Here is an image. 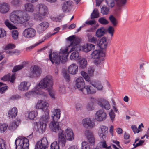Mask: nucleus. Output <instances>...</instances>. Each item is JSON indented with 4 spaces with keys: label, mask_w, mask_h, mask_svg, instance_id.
I'll use <instances>...</instances> for the list:
<instances>
[{
    "label": "nucleus",
    "mask_w": 149,
    "mask_h": 149,
    "mask_svg": "<svg viewBox=\"0 0 149 149\" xmlns=\"http://www.w3.org/2000/svg\"><path fill=\"white\" fill-rule=\"evenodd\" d=\"M48 106L49 104L47 102L43 103L42 100L39 103L38 102L36 106L37 109H41L44 112L38 122H33V123L35 128H37L40 133H43L45 132L49 116V111L48 109Z\"/></svg>",
    "instance_id": "f257e3e1"
},
{
    "label": "nucleus",
    "mask_w": 149,
    "mask_h": 149,
    "mask_svg": "<svg viewBox=\"0 0 149 149\" xmlns=\"http://www.w3.org/2000/svg\"><path fill=\"white\" fill-rule=\"evenodd\" d=\"M52 112V113L51 116L52 118V121L49 124V127L52 132L58 133L59 143L62 146H64L65 144V141L64 138L63 130L59 126V123L58 121L60 117L61 111L59 109H55Z\"/></svg>",
    "instance_id": "f03ea898"
},
{
    "label": "nucleus",
    "mask_w": 149,
    "mask_h": 149,
    "mask_svg": "<svg viewBox=\"0 0 149 149\" xmlns=\"http://www.w3.org/2000/svg\"><path fill=\"white\" fill-rule=\"evenodd\" d=\"M53 82L52 76L47 75L41 79L38 84V86L34 87V90L26 92L25 93V96L28 97L31 96H33L34 95L39 93V87L47 90L53 88Z\"/></svg>",
    "instance_id": "7ed1b4c3"
},
{
    "label": "nucleus",
    "mask_w": 149,
    "mask_h": 149,
    "mask_svg": "<svg viewBox=\"0 0 149 149\" xmlns=\"http://www.w3.org/2000/svg\"><path fill=\"white\" fill-rule=\"evenodd\" d=\"M90 84L92 86L89 85L85 86L84 88L82 89V92L83 94H93L96 92V88L99 91L103 90V86L101 82L99 81L95 80L90 81Z\"/></svg>",
    "instance_id": "20e7f679"
},
{
    "label": "nucleus",
    "mask_w": 149,
    "mask_h": 149,
    "mask_svg": "<svg viewBox=\"0 0 149 149\" xmlns=\"http://www.w3.org/2000/svg\"><path fill=\"white\" fill-rule=\"evenodd\" d=\"M29 141L25 137L19 136L15 141V144L16 149H29Z\"/></svg>",
    "instance_id": "39448f33"
},
{
    "label": "nucleus",
    "mask_w": 149,
    "mask_h": 149,
    "mask_svg": "<svg viewBox=\"0 0 149 149\" xmlns=\"http://www.w3.org/2000/svg\"><path fill=\"white\" fill-rule=\"evenodd\" d=\"M91 57L92 58L95 59L94 63L95 65H98L100 64L102 59H101V57L104 56L105 54L101 50H96L94 51L91 54Z\"/></svg>",
    "instance_id": "423d86ee"
},
{
    "label": "nucleus",
    "mask_w": 149,
    "mask_h": 149,
    "mask_svg": "<svg viewBox=\"0 0 149 149\" xmlns=\"http://www.w3.org/2000/svg\"><path fill=\"white\" fill-rule=\"evenodd\" d=\"M88 42L95 44H97L100 48L102 49H106L107 46V43L106 42V38L105 37H103L101 39L98 41L96 37H93L92 38L88 41Z\"/></svg>",
    "instance_id": "0eeeda50"
},
{
    "label": "nucleus",
    "mask_w": 149,
    "mask_h": 149,
    "mask_svg": "<svg viewBox=\"0 0 149 149\" xmlns=\"http://www.w3.org/2000/svg\"><path fill=\"white\" fill-rule=\"evenodd\" d=\"M49 143L48 142L46 137H44L37 142L35 149H46L49 146Z\"/></svg>",
    "instance_id": "6e6552de"
},
{
    "label": "nucleus",
    "mask_w": 149,
    "mask_h": 149,
    "mask_svg": "<svg viewBox=\"0 0 149 149\" xmlns=\"http://www.w3.org/2000/svg\"><path fill=\"white\" fill-rule=\"evenodd\" d=\"M49 59L52 64L55 63L58 65L59 64L61 60V56L58 55L56 52H53L52 54V50L50 49L49 51Z\"/></svg>",
    "instance_id": "1a4fd4ad"
},
{
    "label": "nucleus",
    "mask_w": 149,
    "mask_h": 149,
    "mask_svg": "<svg viewBox=\"0 0 149 149\" xmlns=\"http://www.w3.org/2000/svg\"><path fill=\"white\" fill-rule=\"evenodd\" d=\"M42 72L41 68L38 65H34L31 69L30 77L32 78L39 77Z\"/></svg>",
    "instance_id": "9d476101"
},
{
    "label": "nucleus",
    "mask_w": 149,
    "mask_h": 149,
    "mask_svg": "<svg viewBox=\"0 0 149 149\" xmlns=\"http://www.w3.org/2000/svg\"><path fill=\"white\" fill-rule=\"evenodd\" d=\"M64 138L65 139V143L66 140L68 141H72L74 139V135L72 129L70 128H67L64 132L63 131Z\"/></svg>",
    "instance_id": "9b49d317"
},
{
    "label": "nucleus",
    "mask_w": 149,
    "mask_h": 149,
    "mask_svg": "<svg viewBox=\"0 0 149 149\" xmlns=\"http://www.w3.org/2000/svg\"><path fill=\"white\" fill-rule=\"evenodd\" d=\"M107 114L103 109H100L97 111L95 115V119L98 121H102L105 120Z\"/></svg>",
    "instance_id": "f8f14e48"
},
{
    "label": "nucleus",
    "mask_w": 149,
    "mask_h": 149,
    "mask_svg": "<svg viewBox=\"0 0 149 149\" xmlns=\"http://www.w3.org/2000/svg\"><path fill=\"white\" fill-rule=\"evenodd\" d=\"M36 33L35 30L31 28L25 29L23 32V36L27 38L33 37L35 36Z\"/></svg>",
    "instance_id": "ddd939ff"
},
{
    "label": "nucleus",
    "mask_w": 149,
    "mask_h": 149,
    "mask_svg": "<svg viewBox=\"0 0 149 149\" xmlns=\"http://www.w3.org/2000/svg\"><path fill=\"white\" fill-rule=\"evenodd\" d=\"M16 14L19 15L22 23L28 21L30 19L29 15L25 12L21 10H17Z\"/></svg>",
    "instance_id": "4468645a"
},
{
    "label": "nucleus",
    "mask_w": 149,
    "mask_h": 149,
    "mask_svg": "<svg viewBox=\"0 0 149 149\" xmlns=\"http://www.w3.org/2000/svg\"><path fill=\"white\" fill-rule=\"evenodd\" d=\"M49 26V24L47 22H42L38 25L36 28L37 32L39 34L43 33Z\"/></svg>",
    "instance_id": "2eb2a0df"
},
{
    "label": "nucleus",
    "mask_w": 149,
    "mask_h": 149,
    "mask_svg": "<svg viewBox=\"0 0 149 149\" xmlns=\"http://www.w3.org/2000/svg\"><path fill=\"white\" fill-rule=\"evenodd\" d=\"M76 86L78 89L81 91H82V89L84 87L85 83L83 78L82 77H79L77 78L76 81Z\"/></svg>",
    "instance_id": "dca6fc26"
},
{
    "label": "nucleus",
    "mask_w": 149,
    "mask_h": 149,
    "mask_svg": "<svg viewBox=\"0 0 149 149\" xmlns=\"http://www.w3.org/2000/svg\"><path fill=\"white\" fill-rule=\"evenodd\" d=\"M81 41V39H80L75 37L73 42V45L71 46L72 48H71L70 52H72L74 50H79V51L81 50V48L79 46V44Z\"/></svg>",
    "instance_id": "f3484780"
},
{
    "label": "nucleus",
    "mask_w": 149,
    "mask_h": 149,
    "mask_svg": "<svg viewBox=\"0 0 149 149\" xmlns=\"http://www.w3.org/2000/svg\"><path fill=\"white\" fill-rule=\"evenodd\" d=\"M97 104L102 109L107 110L110 109V106L109 103L104 99H101L99 100L97 102Z\"/></svg>",
    "instance_id": "a211bd4d"
},
{
    "label": "nucleus",
    "mask_w": 149,
    "mask_h": 149,
    "mask_svg": "<svg viewBox=\"0 0 149 149\" xmlns=\"http://www.w3.org/2000/svg\"><path fill=\"white\" fill-rule=\"evenodd\" d=\"M38 13L41 15L45 16L48 13V9L47 7L45 5L40 4L38 8Z\"/></svg>",
    "instance_id": "6ab92c4d"
},
{
    "label": "nucleus",
    "mask_w": 149,
    "mask_h": 149,
    "mask_svg": "<svg viewBox=\"0 0 149 149\" xmlns=\"http://www.w3.org/2000/svg\"><path fill=\"white\" fill-rule=\"evenodd\" d=\"M73 2L70 1L64 2L62 6V9L64 12H69L71 10Z\"/></svg>",
    "instance_id": "aec40b11"
},
{
    "label": "nucleus",
    "mask_w": 149,
    "mask_h": 149,
    "mask_svg": "<svg viewBox=\"0 0 149 149\" xmlns=\"http://www.w3.org/2000/svg\"><path fill=\"white\" fill-rule=\"evenodd\" d=\"M78 65L74 63L70 65L68 68V71L70 74H75L78 72Z\"/></svg>",
    "instance_id": "412c9836"
},
{
    "label": "nucleus",
    "mask_w": 149,
    "mask_h": 149,
    "mask_svg": "<svg viewBox=\"0 0 149 149\" xmlns=\"http://www.w3.org/2000/svg\"><path fill=\"white\" fill-rule=\"evenodd\" d=\"M30 86V84L28 82L23 81L21 82L18 86V89L22 91H26L28 90Z\"/></svg>",
    "instance_id": "4be33fe9"
},
{
    "label": "nucleus",
    "mask_w": 149,
    "mask_h": 149,
    "mask_svg": "<svg viewBox=\"0 0 149 149\" xmlns=\"http://www.w3.org/2000/svg\"><path fill=\"white\" fill-rule=\"evenodd\" d=\"M87 61L84 58L81 57L78 61L77 64L78 65L79 69H83L86 68L87 66Z\"/></svg>",
    "instance_id": "5701e85b"
},
{
    "label": "nucleus",
    "mask_w": 149,
    "mask_h": 149,
    "mask_svg": "<svg viewBox=\"0 0 149 149\" xmlns=\"http://www.w3.org/2000/svg\"><path fill=\"white\" fill-rule=\"evenodd\" d=\"M83 126L86 128L88 127L90 128H92L94 125V123L92 122L90 118H86L84 119L83 120Z\"/></svg>",
    "instance_id": "b1692460"
},
{
    "label": "nucleus",
    "mask_w": 149,
    "mask_h": 149,
    "mask_svg": "<svg viewBox=\"0 0 149 149\" xmlns=\"http://www.w3.org/2000/svg\"><path fill=\"white\" fill-rule=\"evenodd\" d=\"M101 131L100 132H99L100 137L104 140L106 137V134L107 133L108 128L104 125L101 126L100 127Z\"/></svg>",
    "instance_id": "393cba45"
},
{
    "label": "nucleus",
    "mask_w": 149,
    "mask_h": 149,
    "mask_svg": "<svg viewBox=\"0 0 149 149\" xmlns=\"http://www.w3.org/2000/svg\"><path fill=\"white\" fill-rule=\"evenodd\" d=\"M10 21L14 24H19L22 23L20 16L18 14L13 15L10 17Z\"/></svg>",
    "instance_id": "a878e982"
},
{
    "label": "nucleus",
    "mask_w": 149,
    "mask_h": 149,
    "mask_svg": "<svg viewBox=\"0 0 149 149\" xmlns=\"http://www.w3.org/2000/svg\"><path fill=\"white\" fill-rule=\"evenodd\" d=\"M86 132V137L89 142L91 144L94 145L95 139L93 134L88 130Z\"/></svg>",
    "instance_id": "bb28decb"
},
{
    "label": "nucleus",
    "mask_w": 149,
    "mask_h": 149,
    "mask_svg": "<svg viewBox=\"0 0 149 149\" xmlns=\"http://www.w3.org/2000/svg\"><path fill=\"white\" fill-rule=\"evenodd\" d=\"M94 45L93 44L87 43L86 45H84L82 46V50L84 52H88L91 50H93L94 49Z\"/></svg>",
    "instance_id": "cd10ccee"
},
{
    "label": "nucleus",
    "mask_w": 149,
    "mask_h": 149,
    "mask_svg": "<svg viewBox=\"0 0 149 149\" xmlns=\"http://www.w3.org/2000/svg\"><path fill=\"white\" fill-rule=\"evenodd\" d=\"M9 7L7 3H3V4L0 6V12L3 14L6 13L9 10Z\"/></svg>",
    "instance_id": "c85d7f7f"
},
{
    "label": "nucleus",
    "mask_w": 149,
    "mask_h": 149,
    "mask_svg": "<svg viewBox=\"0 0 149 149\" xmlns=\"http://www.w3.org/2000/svg\"><path fill=\"white\" fill-rule=\"evenodd\" d=\"M17 110L16 107H14L10 109L8 112V116L12 118H15L17 116Z\"/></svg>",
    "instance_id": "c756f323"
},
{
    "label": "nucleus",
    "mask_w": 149,
    "mask_h": 149,
    "mask_svg": "<svg viewBox=\"0 0 149 149\" xmlns=\"http://www.w3.org/2000/svg\"><path fill=\"white\" fill-rule=\"evenodd\" d=\"M106 33L105 28L104 27H101L97 29L96 32V36L100 38Z\"/></svg>",
    "instance_id": "7c9ffc66"
},
{
    "label": "nucleus",
    "mask_w": 149,
    "mask_h": 149,
    "mask_svg": "<svg viewBox=\"0 0 149 149\" xmlns=\"http://www.w3.org/2000/svg\"><path fill=\"white\" fill-rule=\"evenodd\" d=\"M78 51L76 50H74V52L70 55V58L71 59H73L78 61L79 59L81 58V56H80L79 55V53L78 52Z\"/></svg>",
    "instance_id": "2f4dec72"
},
{
    "label": "nucleus",
    "mask_w": 149,
    "mask_h": 149,
    "mask_svg": "<svg viewBox=\"0 0 149 149\" xmlns=\"http://www.w3.org/2000/svg\"><path fill=\"white\" fill-rule=\"evenodd\" d=\"M38 112L37 111H33L29 112L28 114V118L30 120H35L37 116Z\"/></svg>",
    "instance_id": "473e14b6"
},
{
    "label": "nucleus",
    "mask_w": 149,
    "mask_h": 149,
    "mask_svg": "<svg viewBox=\"0 0 149 149\" xmlns=\"http://www.w3.org/2000/svg\"><path fill=\"white\" fill-rule=\"evenodd\" d=\"M25 10L27 12H32L33 11V5L31 3H28L25 5Z\"/></svg>",
    "instance_id": "72a5a7b5"
},
{
    "label": "nucleus",
    "mask_w": 149,
    "mask_h": 149,
    "mask_svg": "<svg viewBox=\"0 0 149 149\" xmlns=\"http://www.w3.org/2000/svg\"><path fill=\"white\" fill-rule=\"evenodd\" d=\"M99 17V12L97 8H95L91 15V19L96 18Z\"/></svg>",
    "instance_id": "f704fd0d"
},
{
    "label": "nucleus",
    "mask_w": 149,
    "mask_h": 149,
    "mask_svg": "<svg viewBox=\"0 0 149 149\" xmlns=\"http://www.w3.org/2000/svg\"><path fill=\"white\" fill-rule=\"evenodd\" d=\"M59 145L63 147L65 146H62L60 144H58L56 141H54V142L52 143L50 145V149H60L59 147Z\"/></svg>",
    "instance_id": "c9c22d12"
},
{
    "label": "nucleus",
    "mask_w": 149,
    "mask_h": 149,
    "mask_svg": "<svg viewBox=\"0 0 149 149\" xmlns=\"http://www.w3.org/2000/svg\"><path fill=\"white\" fill-rule=\"evenodd\" d=\"M109 19L113 26H117L118 24L117 19L113 15H111L109 17Z\"/></svg>",
    "instance_id": "e433bc0d"
},
{
    "label": "nucleus",
    "mask_w": 149,
    "mask_h": 149,
    "mask_svg": "<svg viewBox=\"0 0 149 149\" xmlns=\"http://www.w3.org/2000/svg\"><path fill=\"white\" fill-rule=\"evenodd\" d=\"M56 32H55L53 33L52 34L50 32L47 33L46 35H45L43 37V38L42 39V41L39 40L40 43H42L45 41V40H46L50 38L51 36L54 35L56 33Z\"/></svg>",
    "instance_id": "4c0bfd02"
},
{
    "label": "nucleus",
    "mask_w": 149,
    "mask_h": 149,
    "mask_svg": "<svg viewBox=\"0 0 149 149\" xmlns=\"http://www.w3.org/2000/svg\"><path fill=\"white\" fill-rule=\"evenodd\" d=\"M94 102L92 100L90 101L87 104L86 107L88 111H91L94 109Z\"/></svg>",
    "instance_id": "58836bf2"
},
{
    "label": "nucleus",
    "mask_w": 149,
    "mask_h": 149,
    "mask_svg": "<svg viewBox=\"0 0 149 149\" xmlns=\"http://www.w3.org/2000/svg\"><path fill=\"white\" fill-rule=\"evenodd\" d=\"M17 125L15 122L10 123L8 126V129L10 131H13L16 128Z\"/></svg>",
    "instance_id": "ea45409f"
},
{
    "label": "nucleus",
    "mask_w": 149,
    "mask_h": 149,
    "mask_svg": "<svg viewBox=\"0 0 149 149\" xmlns=\"http://www.w3.org/2000/svg\"><path fill=\"white\" fill-rule=\"evenodd\" d=\"M109 11V9L107 6H104L101 8V13L103 15H107Z\"/></svg>",
    "instance_id": "a19ab883"
},
{
    "label": "nucleus",
    "mask_w": 149,
    "mask_h": 149,
    "mask_svg": "<svg viewBox=\"0 0 149 149\" xmlns=\"http://www.w3.org/2000/svg\"><path fill=\"white\" fill-rule=\"evenodd\" d=\"M105 30L106 33L108 32L109 34L111 35V37L113 36L114 32V29L113 27L110 26L108 27L107 29H105Z\"/></svg>",
    "instance_id": "79ce46f5"
},
{
    "label": "nucleus",
    "mask_w": 149,
    "mask_h": 149,
    "mask_svg": "<svg viewBox=\"0 0 149 149\" xmlns=\"http://www.w3.org/2000/svg\"><path fill=\"white\" fill-rule=\"evenodd\" d=\"M5 25L10 30L15 29V26L12 24L8 20H6L5 22Z\"/></svg>",
    "instance_id": "37998d69"
},
{
    "label": "nucleus",
    "mask_w": 149,
    "mask_h": 149,
    "mask_svg": "<svg viewBox=\"0 0 149 149\" xmlns=\"http://www.w3.org/2000/svg\"><path fill=\"white\" fill-rule=\"evenodd\" d=\"M116 0H105L106 2L109 7L113 8L115 5V1Z\"/></svg>",
    "instance_id": "c03bdc74"
},
{
    "label": "nucleus",
    "mask_w": 149,
    "mask_h": 149,
    "mask_svg": "<svg viewBox=\"0 0 149 149\" xmlns=\"http://www.w3.org/2000/svg\"><path fill=\"white\" fill-rule=\"evenodd\" d=\"M24 67L23 65H16L14 67L13 69L12 70V72H16L19 70H21Z\"/></svg>",
    "instance_id": "a18cd8bd"
},
{
    "label": "nucleus",
    "mask_w": 149,
    "mask_h": 149,
    "mask_svg": "<svg viewBox=\"0 0 149 149\" xmlns=\"http://www.w3.org/2000/svg\"><path fill=\"white\" fill-rule=\"evenodd\" d=\"M8 125L6 123L0 125V131L1 133L4 132L7 129Z\"/></svg>",
    "instance_id": "49530a36"
},
{
    "label": "nucleus",
    "mask_w": 149,
    "mask_h": 149,
    "mask_svg": "<svg viewBox=\"0 0 149 149\" xmlns=\"http://www.w3.org/2000/svg\"><path fill=\"white\" fill-rule=\"evenodd\" d=\"M98 22L101 24L103 25H106L109 23L108 21L104 17L100 18L98 19Z\"/></svg>",
    "instance_id": "de8ad7c7"
},
{
    "label": "nucleus",
    "mask_w": 149,
    "mask_h": 149,
    "mask_svg": "<svg viewBox=\"0 0 149 149\" xmlns=\"http://www.w3.org/2000/svg\"><path fill=\"white\" fill-rule=\"evenodd\" d=\"M15 47V45L13 44L9 43L3 49L5 50H7L10 49H13Z\"/></svg>",
    "instance_id": "09e8293b"
},
{
    "label": "nucleus",
    "mask_w": 149,
    "mask_h": 149,
    "mask_svg": "<svg viewBox=\"0 0 149 149\" xmlns=\"http://www.w3.org/2000/svg\"><path fill=\"white\" fill-rule=\"evenodd\" d=\"M75 36L74 35H72L67 38V40L68 41H69L70 42V46H71L73 45V42L75 38Z\"/></svg>",
    "instance_id": "8fccbe9b"
},
{
    "label": "nucleus",
    "mask_w": 149,
    "mask_h": 149,
    "mask_svg": "<svg viewBox=\"0 0 149 149\" xmlns=\"http://www.w3.org/2000/svg\"><path fill=\"white\" fill-rule=\"evenodd\" d=\"M63 75L67 82H69L70 81V75L66 72H65L63 73Z\"/></svg>",
    "instance_id": "3c124183"
},
{
    "label": "nucleus",
    "mask_w": 149,
    "mask_h": 149,
    "mask_svg": "<svg viewBox=\"0 0 149 149\" xmlns=\"http://www.w3.org/2000/svg\"><path fill=\"white\" fill-rule=\"evenodd\" d=\"M20 2L19 0H13L12 1L11 4L14 6H19Z\"/></svg>",
    "instance_id": "603ef678"
},
{
    "label": "nucleus",
    "mask_w": 149,
    "mask_h": 149,
    "mask_svg": "<svg viewBox=\"0 0 149 149\" xmlns=\"http://www.w3.org/2000/svg\"><path fill=\"white\" fill-rule=\"evenodd\" d=\"M109 114L111 120L113 121L115 118V114L113 110L111 109L109 113Z\"/></svg>",
    "instance_id": "864d4df0"
},
{
    "label": "nucleus",
    "mask_w": 149,
    "mask_h": 149,
    "mask_svg": "<svg viewBox=\"0 0 149 149\" xmlns=\"http://www.w3.org/2000/svg\"><path fill=\"white\" fill-rule=\"evenodd\" d=\"M39 14H36L34 15V19L36 20H39L41 21L43 19L42 17Z\"/></svg>",
    "instance_id": "5fc2aeb1"
},
{
    "label": "nucleus",
    "mask_w": 149,
    "mask_h": 149,
    "mask_svg": "<svg viewBox=\"0 0 149 149\" xmlns=\"http://www.w3.org/2000/svg\"><path fill=\"white\" fill-rule=\"evenodd\" d=\"M12 36L13 38L15 40L17 39L18 37V32L17 30H15L12 32Z\"/></svg>",
    "instance_id": "6e6d98bb"
},
{
    "label": "nucleus",
    "mask_w": 149,
    "mask_h": 149,
    "mask_svg": "<svg viewBox=\"0 0 149 149\" xmlns=\"http://www.w3.org/2000/svg\"><path fill=\"white\" fill-rule=\"evenodd\" d=\"M85 23L88 25H92L95 24L96 23V21L95 19H92L89 21H86Z\"/></svg>",
    "instance_id": "4d7b16f0"
},
{
    "label": "nucleus",
    "mask_w": 149,
    "mask_h": 149,
    "mask_svg": "<svg viewBox=\"0 0 149 149\" xmlns=\"http://www.w3.org/2000/svg\"><path fill=\"white\" fill-rule=\"evenodd\" d=\"M53 88H50L49 89H48V90H47V91L48 93L50 95V96L52 98H55V96L54 94V93L52 92V90Z\"/></svg>",
    "instance_id": "13d9d810"
},
{
    "label": "nucleus",
    "mask_w": 149,
    "mask_h": 149,
    "mask_svg": "<svg viewBox=\"0 0 149 149\" xmlns=\"http://www.w3.org/2000/svg\"><path fill=\"white\" fill-rule=\"evenodd\" d=\"M94 70L91 68H88V74L90 76H92L93 75Z\"/></svg>",
    "instance_id": "bf43d9fd"
},
{
    "label": "nucleus",
    "mask_w": 149,
    "mask_h": 149,
    "mask_svg": "<svg viewBox=\"0 0 149 149\" xmlns=\"http://www.w3.org/2000/svg\"><path fill=\"white\" fill-rule=\"evenodd\" d=\"M8 88V87L6 86H3L1 87L0 88V93L3 94L4 93V91L7 90Z\"/></svg>",
    "instance_id": "052dcab7"
},
{
    "label": "nucleus",
    "mask_w": 149,
    "mask_h": 149,
    "mask_svg": "<svg viewBox=\"0 0 149 149\" xmlns=\"http://www.w3.org/2000/svg\"><path fill=\"white\" fill-rule=\"evenodd\" d=\"M145 141L143 140H140L139 142L135 144L134 146V148H136L139 146H142L143 143Z\"/></svg>",
    "instance_id": "680f3d73"
},
{
    "label": "nucleus",
    "mask_w": 149,
    "mask_h": 149,
    "mask_svg": "<svg viewBox=\"0 0 149 149\" xmlns=\"http://www.w3.org/2000/svg\"><path fill=\"white\" fill-rule=\"evenodd\" d=\"M10 76L8 74L7 75H5L1 78V80L4 81H6L7 80H10Z\"/></svg>",
    "instance_id": "e2e57ef3"
},
{
    "label": "nucleus",
    "mask_w": 149,
    "mask_h": 149,
    "mask_svg": "<svg viewBox=\"0 0 149 149\" xmlns=\"http://www.w3.org/2000/svg\"><path fill=\"white\" fill-rule=\"evenodd\" d=\"M6 32L2 28H0V38L6 36Z\"/></svg>",
    "instance_id": "0e129e2a"
},
{
    "label": "nucleus",
    "mask_w": 149,
    "mask_h": 149,
    "mask_svg": "<svg viewBox=\"0 0 149 149\" xmlns=\"http://www.w3.org/2000/svg\"><path fill=\"white\" fill-rule=\"evenodd\" d=\"M131 128L134 134L137 133L138 129L135 125H132L131 127Z\"/></svg>",
    "instance_id": "69168bd1"
},
{
    "label": "nucleus",
    "mask_w": 149,
    "mask_h": 149,
    "mask_svg": "<svg viewBox=\"0 0 149 149\" xmlns=\"http://www.w3.org/2000/svg\"><path fill=\"white\" fill-rule=\"evenodd\" d=\"M16 79L15 75V74H13L11 75V76L10 77V80H9L10 82L13 83L14 81Z\"/></svg>",
    "instance_id": "338daca9"
},
{
    "label": "nucleus",
    "mask_w": 149,
    "mask_h": 149,
    "mask_svg": "<svg viewBox=\"0 0 149 149\" xmlns=\"http://www.w3.org/2000/svg\"><path fill=\"white\" fill-rule=\"evenodd\" d=\"M68 48H66L65 49L62 50L61 51V53L63 54V55H64L67 54V55H68Z\"/></svg>",
    "instance_id": "774afa93"
}]
</instances>
